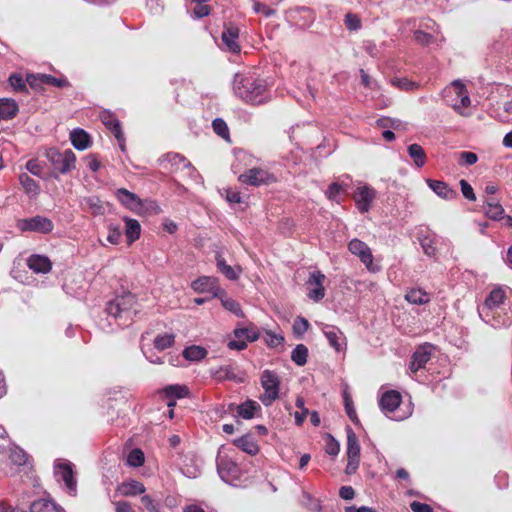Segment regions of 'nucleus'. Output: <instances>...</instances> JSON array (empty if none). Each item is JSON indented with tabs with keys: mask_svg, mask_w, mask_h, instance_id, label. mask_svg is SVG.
<instances>
[{
	"mask_svg": "<svg viewBox=\"0 0 512 512\" xmlns=\"http://www.w3.org/2000/svg\"><path fill=\"white\" fill-rule=\"evenodd\" d=\"M309 322L306 318L298 316L293 323V332L296 336L301 337L309 329Z\"/></svg>",
	"mask_w": 512,
	"mask_h": 512,
	"instance_id": "obj_51",
	"label": "nucleus"
},
{
	"mask_svg": "<svg viewBox=\"0 0 512 512\" xmlns=\"http://www.w3.org/2000/svg\"><path fill=\"white\" fill-rule=\"evenodd\" d=\"M82 204L87 206L94 215H100L104 213V207L101 199L98 196L85 197Z\"/></svg>",
	"mask_w": 512,
	"mask_h": 512,
	"instance_id": "obj_42",
	"label": "nucleus"
},
{
	"mask_svg": "<svg viewBox=\"0 0 512 512\" xmlns=\"http://www.w3.org/2000/svg\"><path fill=\"white\" fill-rule=\"evenodd\" d=\"M118 201L130 210H137L142 206L139 197L125 188L116 191Z\"/></svg>",
	"mask_w": 512,
	"mask_h": 512,
	"instance_id": "obj_22",
	"label": "nucleus"
},
{
	"mask_svg": "<svg viewBox=\"0 0 512 512\" xmlns=\"http://www.w3.org/2000/svg\"><path fill=\"white\" fill-rule=\"evenodd\" d=\"M433 346L431 344L420 345L412 354L410 362V370L416 373L420 369L425 368L427 362L431 359Z\"/></svg>",
	"mask_w": 512,
	"mask_h": 512,
	"instance_id": "obj_14",
	"label": "nucleus"
},
{
	"mask_svg": "<svg viewBox=\"0 0 512 512\" xmlns=\"http://www.w3.org/2000/svg\"><path fill=\"white\" fill-rule=\"evenodd\" d=\"M140 500L148 512H165L160 500L153 498L151 495H143Z\"/></svg>",
	"mask_w": 512,
	"mask_h": 512,
	"instance_id": "obj_41",
	"label": "nucleus"
},
{
	"mask_svg": "<svg viewBox=\"0 0 512 512\" xmlns=\"http://www.w3.org/2000/svg\"><path fill=\"white\" fill-rule=\"evenodd\" d=\"M264 340L269 347H277L284 342V337L272 331H266Z\"/></svg>",
	"mask_w": 512,
	"mask_h": 512,
	"instance_id": "obj_55",
	"label": "nucleus"
},
{
	"mask_svg": "<svg viewBox=\"0 0 512 512\" xmlns=\"http://www.w3.org/2000/svg\"><path fill=\"white\" fill-rule=\"evenodd\" d=\"M17 227L22 232L48 234L53 230L54 224L49 218L36 215L31 218L19 220Z\"/></svg>",
	"mask_w": 512,
	"mask_h": 512,
	"instance_id": "obj_8",
	"label": "nucleus"
},
{
	"mask_svg": "<svg viewBox=\"0 0 512 512\" xmlns=\"http://www.w3.org/2000/svg\"><path fill=\"white\" fill-rule=\"evenodd\" d=\"M19 181L27 194L37 195L39 192L38 183L31 178L28 174L22 173L19 175Z\"/></svg>",
	"mask_w": 512,
	"mask_h": 512,
	"instance_id": "obj_39",
	"label": "nucleus"
},
{
	"mask_svg": "<svg viewBox=\"0 0 512 512\" xmlns=\"http://www.w3.org/2000/svg\"><path fill=\"white\" fill-rule=\"evenodd\" d=\"M167 162L171 165L172 171L176 172L178 170H192L194 169L191 162L184 156L177 153H169L166 155Z\"/></svg>",
	"mask_w": 512,
	"mask_h": 512,
	"instance_id": "obj_27",
	"label": "nucleus"
},
{
	"mask_svg": "<svg viewBox=\"0 0 512 512\" xmlns=\"http://www.w3.org/2000/svg\"><path fill=\"white\" fill-rule=\"evenodd\" d=\"M125 224V234L127 242L130 245L137 239H139L141 233V226L137 220L131 218H126Z\"/></svg>",
	"mask_w": 512,
	"mask_h": 512,
	"instance_id": "obj_29",
	"label": "nucleus"
},
{
	"mask_svg": "<svg viewBox=\"0 0 512 512\" xmlns=\"http://www.w3.org/2000/svg\"><path fill=\"white\" fill-rule=\"evenodd\" d=\"M42 79L44 80L45 85L55 86L58 88L70 86V83L66 78H56L52 75L42 74Z\"/></svg>",
	"mask_w": 512,
	"mask_h": 512,
	"instance_id": "obj_52",
	"label": "nucleus"
},
{
	"mask_svg": "<svg viewBox=\"0 0 512 512\" xmlns=\"http://www.w3.org/2000/svg\"><path fill=\"white\" fill-rule=\"evenodd\" d=\"M27 458H28V456L25 453V451L18 447L11 449L10 454H9V459L11 460V462L13 464H15L17 466L25 465Z\"/></svg>",
	"mask_w": 512,
	"mask_h": 512,
	"instance_id": "obj_49",
	"label": "nucleus"
},
{
	"mask_svg": "<svg viewBox=\"0 0 512 512\" xmlns=\"http://www.w3.org/2000/svg\"><path fill=\"white\" fill-rule=\"evenodd\" d=\"M264 394L260 397L265 406H270L278 397L280 390V378L275 371L264 370L260 377Z\"/></svg>",
	"mask_w": 512,
	"mask_h": 512,
	"instance_id": "obj_4",
	"label": "nucleus"
},
{
	"mask_svg": "<svg viewBox=\"0 0 512 512\" xmlns=\"http://www.w3.org/2000/svg\"><path fill=\"white\" fill-rule=\"evenodd\" d=\"M19 111L18 104L13 99H0V119L10 120L14 118Z\"/></svg>",
	"mask_w": 512,
	"mask_h": 512,
	"instance_id": "obj_26",
	"label": "nucleus"
},
{
	"mask_svg": "<svg viewBox=\"0 0 512 512\" xmlns=\"http://www.w3.org/2000/svg\"><path fill=\"white\" fill-rule=\"evenodd\" d=\"M192 289L197 293H212L214 297L218 296L221 289L218 279L212 276H201L191 284Z\"/></svg>",
	"mask_w": 512,
	"mask_h": 512,
	"instance_id": "obj_15",
	"label": "nucleus"
},
{
	"mask_svg": "<svg viewBox=\"0 0 512 512\" xmlns=\"http://www.w3.org/2000/svg\"><path fill=\"white\" fill-rule=\"evenodd\" d=\"M206 355L207 350L201 346L196 345L186 347L183 351L184 358L190 361H200L204 359Z\"/></svg>",
	"mask_w": 512,
	"mask_h": 512,
	"instance_id": "obj_37",
	"label": "nucleus"
},
{
	"mask_svg": "<svg viewBox=\"0 0 512 512\" xmlns=\"http://www.w3.org/2000/svg\"><path fill=\"white\" fill-rule=\"evenodd\" d=\"M217 471L221 479L227 483H233L241 477L238 464L227 457H221L217 461Z\"/></svg>",
	"mask_w": 512,
	"mask_h": 512,
	"instance_id": "obj_10",
	"label": "nucleus"
},
{
	"mask_svg": "<svg viewBox=\"0 0 512 512\" xmlns=\"http://www.w3.org/2000/svg\"><path fill=\"white\" fill-rule=\"evenodd\" d=\"M55 475L62 480L70 493L76 492V480L70 463H60L55 467Z\"/></svg>",
	"mask_w": 512,
	"mask_h": 512,
	"instance_id": "obj_16",
	"label": "nucleus"
},
{
	"mask_svg": "<svg viewBox=\"0 0 512 512\" xmlns=\"http://www.w3.org/2000/svg\"><path fill=\"white\" fill-rule=\"evenodd\" d=\"M460 187L462 194L466 199H468L469 201L476 200V195L474 193L472 186L465 179L460 180Z\"/></svg>",
	"mask_w": 512,
	"mask_h": 512,
	"instance_id": "obj_62",
	"label": "nucleus"
},
{
	"mask_svg": "<svg viewBox=\"0 0 512 512\" xmlns=\"http://www.w3.org/2000/svg\"><path fill=\"white\" fill-rule=\"evenodd\" d=\"M323 333L329 344L337 351L342 350L341 340H345L343 333L335 326L326 325L323 329Z\"/></svg>",
	"mask_w": 512,
	"mask_h": 512,
	"instance_id": "obj_24",
	"label": "nucleus"
},
{
	"mask_svg": "<svg viewBox=\"0 0 512 512\" xmlns=\"http://www.w3.org/2000/svg\"><path fill=\"white\" fill-rule=\"evenodd\" d=\"M145 456L141 449L131 450L127 456V464L131 467H140L144 464Z\"/></svg>",
	"mask_w": 512,
	"mask_h": 512,
	"instance_id": "obj_44",
	"label": "nucleus"
},
{
	"mask_svg": "<svg viewBox=\"0 0 512 512\" xmlns=\"http://www.w3.org/2000/svg\"><path fill=\"white\" fill-rule=\"evenodd\" d=\"M343 191H344V188L341 184H339L337 182H333L329 185V187L326 191V196L330 200H333V201H336L339 203L338 197L341 194V192H343Z\"/></svg>",
	"mask_w": 512,
	"mask_h": 512,
	"instance_id": "obj_56",
	"label": "nucleus"
},
{
	"mask_svg": "<svg viewBox=\"0 0 512 512\" xmlns=\"http://www.w3.org/2000/svg\"><path fill=\"white\" fill-rule=\"evenodd\" d=\"M344 23L347 27V29L351 31H355L361 28V20L358 17V15L353 13H348L345 16Z\"/></svg>",
	"mask_w": 512,
	"mask_h": 512,
	"instance_id": "obj_57",
	"label": "nucleus"
},
{
	"mask_svg": "<svg viewBox=\"0 0 512 512\" xmlns=\"http://www.w3.org/2000/svg\"><path fill=\"white\" fill-rule=\"evenodd\" d=\"M238 181L245 185L259 187L276 182V177L266 169L254 167L240 174Z\"/></svg>",
	"mask_w": 512,
	"mask_h": 512,
	"instance_id": "obj_6",
	"label": "nucleus"
},
{
	"mask_svg": "<svg viewBox=\"0 0 512 512\" xmlns=\"http://www.w3.org/2000/svg\"><path fill=\"white\" fill-rule=\"evenodd\" d=\"M478 156L474 152L463 151L459 154V164L473 165L477 162Z\"/></svg>",
	"mask_w": 512,
	"mask_h": 512,
	"instance_id": "obj_59",
	"label": "nucleus"
},
{
	"mask_svg": "<svg viewBox=\"0 0 512 512\" xmlns=\"http://www.w3.org/2000/svg\"><path fill=\"white\" fill-rule=\"evenodd\" d=\"M235 338H243L246 343L256 341L259 338V332L255 326L245 328H236L233 331Z\"/></svg>",
	"mask_w": 512,
	"mask_h": 512,
	"instance_id": "obj_36",
	"label": "nucleus"
},
{
	"mask_svg": "<svg viewBox=\"0 0 512 512\" xmlns=\"http://www.w3.org/2000/svg\"><path fill=\"white\" fill-rule=\"evenodd\" d=\"M222 42L227 50L232 53H239L241 51L239 39V28L234 25L226 26L221 36Z\"/></svg>",
	"mask_w": 512,
	"mask_h": 512,
	"instance_id": "obj_17",
	"label": "nucleus"
},
{
	"mask_svg": "<svg viewBox=\"0 0 512 512\" xmlns=\"http://www.w3.org/2000/svg\"><path fill=\"white\" fill-rule=\"evenodd\" d=\"M216 265L218 270L225 275V277L229 280H236L238 278L237 273L235 270L226 263L225 259L222 257L221 254H216Z\"/></svg>",
	"mask_w": 512,
	"mask_h": 512,
	"instance_id": "obj_38",
	"label": "nucleus"
},
{
	"mask_svg": "<svg viewBox=\"0 0 512 512\" xmlns=\"http://www.w3.org/2000/svg\"><path fill=\"white\" fill-rule=\"evenodd\" d=\"M228 411H236L239 417L248 420L254 418L256 412L261 411V406L254 400H247L240 405L230 404Z\"/></svg>",
	"mask_w": 512,
	"mask_h": 512,
	"instance_id": "obj_18",
	"label": "nucleus"
},
{
	"mask_svg": "<svg viewBox=\"0 0 512 512\" xmlns=\"http://www.w3.org/2000/svg\"><path fill=\"white\" fill-rule=\"evenodd\" d=\"M26 83L36 91L43 90L45 85L44 80L42 79V74H27Z\"/></svg>",
	"mask_w": 512,
	"mask_h": 512,
	"instance_id": "obj_53",
	"label": "nucleus"
},
{
	"mask_svg": "<svg viewBox=\"0 0 512 512\" xmlns=\"http://www.w3.org/2000/svg\"><path fill=\"white\" fill-rule=\"evenodd\" d=\"M253 10L255 13H262L265 17H271L276 14V10L268 7L267 5L259 1L254 2Z\"/></svg>",
	"mask_w": 512,
	"mask_h": 512,
	"instance_id": "obj_61",
	"label": "nucleus"
},
{
	"mask_svg": "<svg viewBox=\"0 0 512 512\" xmlns=\"http://www.w3.org/2000/svg\"><path fill=\"white\" fill-rule=\"evenodd\" d=\"M232 443L238 449L251 456L257 455L260 451L258 443L250 434H245L237 439H234Z\"/></svg>",
	"mask_w": 512,
	"mask_h": 512,
	"instance_id": "obj_21",
	"label": "nucleus"
},
{
	"mask_svg": "<svg viewBox=\"0 0 512 512\" xmlns=\"http://www.w3.org/2000/svg\"><path fill=\"white\" fill-rule=\"evenodd\" d=\"M163 393L167 398L170 399H181L189 395V389L185 385H168L163 388Z\"/></svg>",
	"mask_w": 512,
	"mask_h": 512,
	"instance_id": "obj_33",
	"label": "nucleus"
},
{
	"mask_svg": "<svg viewBox=\"0 0 512 512\" xmlns=\"http://www.w3.org/2000/svg\"><path fill=\"white\" fill-rule=\"evenodd\" d=\"M121 234L122 233L119 227L109 226L107 241L111 244L117 245L120 242Z\"/></svg>",
	"mask_w": 512,
	"mask_h": 512,
	"instance_id": "obj_63",
	"label": "nucleus"
},
{
	"mask_svg": "<svg viewBox=\"0 0 512 512\" xmlns=\"http://www.w3.org/2000/svg\"><path fill=\"white\" fill-rule=\"evenodd\" d=\"M375 198L376 190L367 185L358 187L353 195L356 206L361 213H366L370 210Z\"/></svg>",
	"mask_w": 512,
	"mask_h": 512,
	"instance_id": "obj_12",
	"label": "nucleus"
},
{
	"mask_svg": "<svg viewBox=\"0 0 512 512\" xmlns=\"http://www.w3.org/2000/svg\"><path fill=\"white\" fill-rule=\"evenodd\" d=\"M236 96L251 105H260L268 101L266 82L252 76L236 74L233 82Z\"/></svg>",
	"mask_w": 512,
	"mask_h": 512,
	"instance_id": "obj_1",
	"label": "nucleus"
},
{
	"mask_svg": "<svg viewBox=\"0 0 512 512\" xmlns=\"http://www.w3.org/2000/svg\"><path fill=\"white\" fill-rule=\"evenodd\" d=\"M392 85L396 86L403 91H412L418 87V85L407 79V78H395L391 81Z\"/></svg>",
	"mask_w": 512,
	"mask_h": 512,
	"instance_id": "obj_54",
	"label": "nucleus"
},
{
	"mask_svg": "<svg viewBox=\"0 0 512 512\" xmlns=\"http://www.w3.org/2000/svg\"><path fill=\"white\" fill-rule=\"evenodd\" d=\"M325 275L317 270L310 274V277L307 281L308 293L307 296L309 299L318 302L322 300L325 296V287L323 285L325 280Z\"/></svg>",
	"mask_w": 512,
	"mask_h": 512,
	"instance_id": "obj_11",
	"label": "nucleus"
},
{
	"mask_svg": "<svg viewBox=\"0 0 512 512\" xmlns=\"http://www.w3.org/2000/svg\"><path fill=\"white\" fill-rule=\"evenodd\" d=\"M504 298L505 292L503 291V289H501L500 287L494 288L485 299L484 305L489 310H493L499 307L501 303H503Z\"/></svg>",
	"mask_w": 512,
	"mask_h": 512,
	"instance_id": "obj_32",
	"label": "nucleus"
},
{
	"mask_svg": "<svg viewBox=\"0 0 512 512\" xmlns=\"http://www.w3.org/2000/svg\"><path fill=\"white\" fill-rule=\"evenodd\" d=\"M443 96L446 103L454 109L458 114L465 116L463 108H467L471 104V100L466 86L460 81L455 80L449 87L443 90Z\"/></svg>",
	"mask_w": 512,
	"mask_h": 512,
	"instance_id": "obj_2",
	"label": "nucleus"
},
{
	"mask_svg": "<svg viewBox=\"0 0 512 512\" xmlns=\"http://www.w3.org/2000/svg\"><path fill=\"white\" fill-rule=\"evenodd\" d=\"M348 250L360 259L368 271L376 273L380 270V266L373 263L372 251L365 242L354 238L349 242Z\"/></svg>",
	"mask_w": 512,
	"mask_h": 512,
	"instance_id": "obj_7",
	"label": "nucleus"
},
{
	"mask_svg": "<svg viewBox=\"0 0 512 512\" xmlns=\"http://www.w3.org/2000/svg\"><path fill=\"white\" fill-rule=\"evenodd\" d=\"M343 401H344V407L345 411L351 421L354 423L359 422L357 413L355 411L352 398L350 396V393L347 390L343 391Z\"/></svg>",
	"mask_w": 512,
	"mask_h": 512,
	"instance_id": "obj_43",
	"label": "nucleus"
},
{
	"mask_svg": "<svg viewBox=\"0 0 512 512\" xmlns=\"http://www.w3.org/2000/svg\"><path fill=\"white\" fill-rule=\"evenodd\" d=\"M137 302L138 300L135 294L129 291L124 292L121 295H117L107 303L106 311L116 319L126 317L132 320L130 314L133 308L137 305Z\"/></svg>",
	"mask_w": 512,
	"mask_h": 512,
	"instance_id": "obj_3",
	"label": "nucleus"
},
{
	"mask_svg": "<svg viewBox=\"0 0 512 512\" xmlns=\"http://www.w3.org/2000/svg\"><path fill=\"white\" fill-rule=\"evenodd\" d=\"M408 153L411 159L413 160L414 164L421 168L426 163V153L424 149L419 144H411L408 147Z\"/></svg>",
	"mask_w": 512,
	"mask_h": 512,
	"instance_id": "obj_34",
	"label": "nucleus"
},
{
	"mask_svg": "<svg viewBox=\"0 0 512 512\" xmlns=\"http://www.w3.org/2000/svg\"><path fill=\"white\" fill-rule=\"evenodd\" d=\"M223 307L230 311L231 313L235 314L238 317H244V313L241 309L240 304L231 298H224L221 300Z\"/></svg>",
	"mask_w": 512,
	"mask_h": 512,
	"instance_id": "obj_50",
	"label": "nucleus"
},
{
	"mask_svg": "<svg viewBox=\"0 0 512 512\" xmlns=\"http://www.w3.org/2000/svg\"><path fill=\"white\" fill-rule=\"evenodd\" d=\"M401 401V394L398 391L390 390L383 393L379 400V406L385 412H393L400 406Z\"/></svg>",
	"mask_w": 512,
	"mask_h": 512,
	"instance_id": "obj_20",
	"label": "nucleus"
},
{
	"mask_svg": "<svg viewBox=\"0 0 512 512\" xmlns=\"http://www.w3.org/2000/svg\"><path fill=\"white\" fill-rule=\"evenodd\" d=\"M27 264L36 273H48L52 269L50 259L43 255H31L27 260Z\"/></svg>",
	"mask_w": 512,
	"mask_h": 512,
	"instance_id": "obj_23",
	"label": "nucleus"
},
{
	"mask_svg": "<svg viewBox=\"0 0 512 512\" xmlns=\"http://www.w3.org/2000/svg\"><path fill=\"white\" fill-rule=\"evenodd\" d=\"M426 182L429 188L442 199L453 200L458 195L457 191L450 188L444 181L427 179Z\"/></svg>",
	"mask_w": 512,
	"mask_h": 512,
	"instance_id": "obj_19",
	"label": "nucleus"
},
{
	"mask_svg": "<svg viewBox=\"0 0 512 512\" xmlns=\"http://www.w3.org/2000/svg\"><path fill=\"white\" fill-rule=\"evenodd\" d=\"M46 157L55 170L65 174L75 168L76 156L71 149L60 152L56 148H50L46 152Z\"/></svg>",
	"mask_w": 512,
	"mask_h": 512,
	"instance_id": "obj_5",
	"label": "nucleus"
},
{
	"mask_svg": "<svg viewBox=\"0 0 512 512\" xmlns=\"http://www.w3.org/2000/svg\"><path fill=\"white\" fill-rule=\"evenodd\" d=\"M100 119L104 126L115 136L121 150L124 151L125 137L121 128V124L116 116L109 111H104L100 114Z\"/></svg>",
	"mask_w": 512,
	"mask_h": 512,
	"instance_id": "obj_13",
	"label": "nucleus"
},
{
	"mask_svg": "<svg viewBox=\"0 0 512 512\" xmlns=\"http://www.w3.org/2000/svg\"><path fill=\"white\" fill-rule=\"evenodd\" d=\"M405 299L409 303L416 304V305L426 304V303H428L430 301L428 293L426 291L420 289V288L410 289L406 293Z\"/></svg>",
	"mask_w": 512,
	"mask_h": 512,
	"instance_id": "obj_31",
	"label": "nucleus"
},
{
	"mask_svg": "<svg viewBox=\"0 0 512 512\" xmlns=\"http://www.w3.org/2000/svg\"><path fill=\"white\" fill-rule=\"evenodd\" d=\"M30 512H60V508L51 500L38 499L30 505Z\"/></svg>",
	"mask_w": 512,
	"mask_h": 512,
	"instance_id": "obj_30",
	"label": "nucleus"
},
{
	"mask_svg": "<svg viewBox=\"0 0 512 512\" xmlns=\"http://www.w3.org/2000/svg\"><path fill=\"white\" fill-rule=\"evenodd\" d=\"M485 204V213L490 219L499 220L503 218L504 208L498 201L487 199Z\"/></svg>",
	"mask_w": 512,
	"mask_h": 512,
	"instance_id": "obj_35",
	"label": "nucleus"
},
{
	"mask_svg": "<svg viewBox=\"0 0 512 512\" xmlns=\"http://www.w3.org/2000/svg\"><path fill=\"white\" fill-rule=\"evenodd\" d=\"M9 83L17 92H27L26 78L24 79L21 74L13 73L9 77Z\"/></svg>",
	"mask_w": 512,
	"mask_h": 512,
	"instance_id": "obj_47",
	"label": "nucleus"
},
{
	"mask_svg": "<svg viewBox=\"0 0 512 512\" xmlns=\"http://www.w3.org/2000/svg\"><path fill=\"white\" fill-rule=\"evenodd\" d=\"M214 377L217 380H220V381H223V380H234V381L242 382V379H237V376H236L233 368L229 367V366L220 367L214 373Z\"/></svg>",
	"mask_w": 512,
	"mask_h": 512,
	"instance_id": "obj_45",
	"label": "nucleus"
},
{
	"mask_svg": "<svg viewBox=\"0 0 512 512\" xmlns=\"http://www.w3.org/2000/svg\"><path fill=\"white\" fill-rule=\"evenodd\" d=\"M348 463L346 473L353 474L357 471L360 463V444L357 435L352 428H347V451Z\"/></svg>",
	"mask_w": 512,
	"mask_h": 512,
	"instance_id": "obj_9",
	"label": "nucleus"
},
{
	"mask_svg": "<svg viewBox=\"0 0 512 512\" xmlns=\"http://www.w3.org/2000/svg\"><path fill=\"white\" fill-rule=\"evenodd\" d=\"M70 140L77 150H85L91 145L89 134L83 129H75L70 134Z\"/></svg>",
	"mask_w": 512,
	"mask_h": 512,
	"instance_id": "obj_25",
	"label": "nucleus"
},
{
	"mask_svg": "<svg viewBox=\"0 0 512 512\" xmlns=\"http://www.w3.org/2000/svg\"><path fill=\"white\" fill-rule=\"evenodd\" d=\"M173 334L158 335L154 340V346L158 350H165L174 344Z\"/></svg>",
	"mask_w": 512,
	"mask_h": 512,
	"instance_id": "obj_48",
	"label": "nucleus"
},
{
	"mask_svg": "<svg viewBox=\"0 0 512 512\" xmlns=\"http://www.w3.org/2000/svg\"><path fill=\"white\" fill-rule=\"evenodd\" d=\"M119 490L123 496L129 497L143 494L146 491V488L143 483L136 480H131L122 483Z\"/></svg>",
	"mask_w": 512,
	"mask_h": 512,
	"instance_id": "obj_28",
	"label": "nucleus"
},
{
	"mask_svg": "<svg viewBox=\"0 0 512 512\" xmlns=\"http://www.w3.org/2000/svg\"><path fill=\"white\" fill-rule=\"evenodd\" d=\"M410 509L413 512H433V508L430 505L419 501H413L410 504Z\"/></svg>",
	"mask_w": 512,
	"mask_h": 512,
	"instance_id": "obj_64",
	"label": "nucleus"
},
{
	"mask_svg": "<svg viewBox=\"0 0 512 512\" xmlns=\"http://www.w3.org/2000/svg\"><path fill=\"white\" fill-rule=\"evenodd\" d=\"M212 127H213L214 132L218 136H220L221 138L226 139V140L229 139V137H230L229 128H228L227 123L223 119H221V118L214 119L212 122Z\"/></svg>",
	"mask_w": 512,
	"mask_h": 512,
	"instance_id": "obj_46",
	"label": "nucleus"
},
{
	"mask_svg": "<svg viewBox=\"0 0 512 512\" xmlns=\"http://www.w3.org/2000/svg\"><path fill=\"white\" fill-rule=\"evenodd\" d=\"M308 348L304 344H298L291 353L292 361L298 366H304L307 363Z\"/></svg>",
	"mask_w": 512,
	"mask_h": 512,
	"instance_id": "obj_40",
	"label": "nucleus"
},
{
	"mask_svg": "<svg viewBox=\"0 0 512 512\" xmlns=\"http://www.w3.org/2000/svg\"><path fill=\"white\" fill-rule=\"evenodd\" d=\"M326 453L331 456H337L340 451V444L331 435L328 436L326 441Z\"/></svg>",
	"mask_w": 512,
	"mask_h": 512,
	"instance_id": "obj_60",
	"label": "nucleus"
},
{
	"mask_svg": "<svg viewBox=\"0 0 512 512\" xmlns=\"http://www.w3.org/2000/svg\"><path fill=\"white\" fill-rule=\"evenodd\" d=\"M414 39L417 43L423 45V46H428L430 45L432 42H433V36L429 33H426L422 30H416L414 32Z\"/></svg>",
	"mask_w": 512,
	"mask_h": 512,
	"instance_id": "obj_58",
	"label": "nucleus"
}]
</instances>
